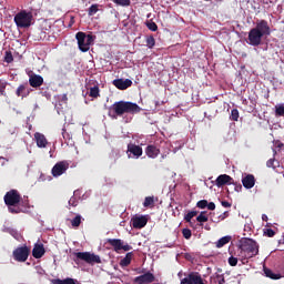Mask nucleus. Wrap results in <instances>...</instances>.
Returning <instances> with one entry per match:
<instances>
[{
  "mask_svg": "<svg viewBox=\"0 0 284 284\" xmlns=\"http://www.w3.org/2000/svg\"><path fill=\"white\" fill-rule=\"evenodd\" d=\"M189 224H190V227H193L194 230L199 227V225H196V222H192V220H190Z\"/></svg>",
  "mask_w": 284,
  "mask_h": 284,
  "instance_id": "52",
  "label": "nucleus"
},
{
  "mask_svg": "<svg viewBox=\"0 0 284 284\" xmlns=\"http://www.w3.org/2000/svg\"><path fill=\"white\" fill-rule=\"evenodd\" d=\"M182 236L186 239V241H190V239H192V231L190 229H183Z\"/></svg>",
  "mask_w": 284,
  "mask_h": 284,
  "instance_id": "35",
  "label": "nucleus"
},
{
  "mask_svg": "<svg viewBox=\"0 0 284 284\" xmlns=\"http://www.w3.org/2000/svg\"><path fill=\"white\" fill-rule=\"evenodd\" d=\"M8 210L11 214H19L21 212V209L17 205H7Z\"/></svg>",
  "mask_w": 284,
  "mask_h": 284,
  "instance_id": "36",
  "label": "nucleus"
},
{
  "mask_svg": "<svg viewBox=\"0 0 284 284\" xmlns=\"http://www.w3.org/2000/svg\"><path fill=\"white\" fill-rule=\"evenodd\" d=\"M221 203L223 207H232V204L227 201H222Z\"/></svg>",
  "mask_w": 284,
  "mask_h": 284,
  "instance_id": "51",
  "label": "nucleus"
},
{
  "mask_svg": "<svg viewBox=\"0 0 284 284\" xmlns=\"http://www.w3.org/2000/svg\"><path fill=\"white\" fill-rule=\"evenodd\" d=\"M77 263L78 261H84V263H89V265H93V263H101V257L94 253L90 252H78L74 253Z\"/></svg>",
  "mask_w": 284,
  "mask_h": 284,
  "instance_id": "5",
  "label": "nucleus"
},
{
  "mask_svg": "<svg viewBox=\"0 0 284 284\" xmlns=\"http://www.w3.org/2000/svg\"><path fill=\"white\" fill-rule=\"evenodd\" d=\"M229 265H231V267H236V265H239V258L234 256L229 257Z\"/></svg>",
  "mask_w": 284,
  "mask_h": 284,
  "instance_id": "41",
  "label": "nucleus"
},
{
  "mask_svg": "<svg viewBox=\"0 0 284 284\" xmlns=\"http://www.w3.org/2000/svg\"><path fill=\"white\" fill-rule=\"evenodd\" d=\"M44 254H45V247H43V244H36L32 250L33 258H42Z\"/></svg>",
  "mask_w": 284,
  "mask_h": 284,
  "instance_id": "20",
  "label": "nucleus"
},
{
  "mask_svg": "<svg viewBox=\"0 0 284 284\" xmlns=\"http://www.w3.org/2000/svg\"><path fill=\"white\" fill-rule=\"evenodd\" d=\"M62 136H63V139H65V136H68V132L65 131V128L62 129Z\"/></svg>",
  "mask_w": 284,
  "mask_h": 284,
  "instance_id": "55",
  "label": "nucleus"
},
{
  "mask_svg": "<svg viewBox=\"0 0 284 284\" xmlns=\"http://www.w3.org/2000/svg\"><path fill=\"white\" fill-rule=\"evenodd\" d=\"M217 283L219 284H224L225 283V277L223 275H216Z\"/></svg>",
  "mask_w": 284,
  "mask_h": 284,
  "instance_id": "49",
  "label": "nucleus"
},
{
  "mask_svg": "<svg viewBox=\"0 0 284 284\" xmlns=\"http://www.w3.org/2000/svg\"><path fill=\"white\" fill-rule=\"evenodd\" d=\"M89 97L92 99H99V97H101L99 85L90 88Z\"/></svg>",
  "mask_w": 284,
  "mask_h": 284,
  "instance_id": "25",
  "label": "nucleus"
},
{
  "mask_svg": "<svg viewBox=\"0 0 284 284\" xmlns=\"http://www.w3.org/2000/svg\"><path fill=\"white\" fill-rule=\"evenodd\" d=\"M14 61V57L12 55V51H6L4 53V62L12 63Z\"/></svg>",
  "mask_w": 284,
  "mask_h": 284,
  "instance_id": "32",
  "label": "nucleus"
},
{
  "mask_svg": "<svg viewBox=\"0 0 284 284\" xmlns=\"http://www.w3.org/2000/svg\"><path fill=\"white\" fill-rule=\"evenodd\" d=\"M131 223H132V227H134V230H143V227H145V225H148V217L145 215L133 216L131 219Z\"/></svg>",
  "mask_w": 284,
  "mask_h": 284,
  "instance_id": "12",
  "label": "nucleus"
},
{
  "mask_svg": "<svg viewBox=\"0 0 284 284\" xmlns=\"http://www.w3.org/2000/svg\"><path fill=\"white\" fill-rule=\"evenodd\" d=\"M145 154L149 159H156L161 154V149L156 144H149L145 148Z\"/></svg>",
  "mask_w": 284,
  "mask_h": 284,
  "instance_id": "16",
  "label": "nucleus"
},
{
  "mask_svg": "<svg viewBox=\"0 0 284 284\" xmlns=\"http://www.w3.org/2000/svg\"><path fill=\"white\" fill-rule=\"evenodd\" d=\"M77 205H79V200L77 199V196H71L69 200V206L77 207Z\"/></svg>",
  "mask_w": 284,
  "mask_h": 284,
  "instance_id": "38",
  "label": "nucleus"
},
{
  "mask_svg": "<svg viewBox=\"0 0 284 284\" xmlns=\"http://www.w3.org/2000/svg\"><path fill=\"white\" fill-rule=\"evenodd\" d=\"M277 148H280V149L283 148V143H278Z\"/></svg>",
  "mask_w": 284,
  "mask_h": 284,
  "instance_id": "59",
  "label": "nucleus"
},
{
  "mask_svg": "<svg viewBox=\"0 0 284 284\" xmlns=\"http://www.w3.org/2000/svg\"><path fill=\"white\" fill-rule=\"evenodd\" d=\"M180 258H185V261H192L193 257H192V254L190 253H180Z\"/></svg>",
  "mask_w": 284,
  "mask_h": 284,
  "instance_id": "45",
  "label": "nucleus"
},
{
  "mask_svg": "<svg viewBox=\"0 0 284 284\" xmlns=\"http://www.w3.org/2000/svg\"><path fill=\"white\" fill-rule=\"evenodd\" d=\"M61 101L68 103V94H63Z\"/></svg>",
  "mask_w": 284,
  "mask_h": 284,
  "instance_id": "54",
  "label": "nucleus"
},
{
  "mask_svg": "<svg viewBox=\"0 0 284 284\" xmlns=\"http://www.w3.org/2000/svg\"><path fill=\"white\" fill-rule=\"evenodd\" d=\"M183 185V187L187 191V192H190V185L189 184H182Z\"/></svg>",
  "mask_w": 284,
  "mask_h": 284,
  "instance_id": "57",
  "label": "nucleus"
},
{
  "mask_svg": "<svg viewBox=\"0 0 284 284\" xmlns=\"http://www.w3.org/2000/svg\"><path fill=\"white\" fill-rule=\"evenodd\" d=\"M126 153L133 154L135 159H140V156H143V148L134 144V143H129L128 144V150Z\"/></svg>",
  "mask_w": 284,
  "mask_h": 284,
  "instance_id": "15",
  "label": "nucleus"
},
{
  "mask_svg": "<svg viewBox=\"0 0 284 284\" xmlns=\"http://www.w3.org/2000/svg\"><path fill=\"white\" fill-rule=\"evenodd\" d=\"M81 219H82V216L79 214L75 217H73L71 220V226L74 229L79 227L81 225Z\"/></svg>",
  "mask_w": 284,
  "mask_h": 284,
  "instance_id": "29",
  "label": "nucleus"
},
{
  "mask_svg": "<svg viewBox=\"0 0 284 284\" xmlns=\"http://www.w3.org/2000/svg\"><path fill=\"white\" fill-rule=\"evenodd\" d=\"M264 273L267 278H272L273 281H278V278H281V274H274L270 268H264Z\"/></svg>",
  "mask_w": 284,
  "mask_h": 284,
  "instance_id": "26",
  "label": "nucleus"
},
{
  "mask_svg": "<svg viewBox=\"0 0 284 284\" xmlns=\"http://www.w3.org/2000/svg\"><path fill=\"white\" fill-rule=\"evenodd\" d=\"M112 1L113 3H116V6H123V7H128L131 3L130 0H112Z\"/></svg>",
  "mask_w": 284,
  "mask_h": 284,
  "instance_id": "37",
  "label": "nucleus"
},
{
  "mask_svg": "<svg viewBox=\"0 0 284 284\" xmlns=\"http://www.w3.org/2000/svg\"><path fill=\"white\" fill-rule=\"evenodd\" d=\"M28 256H30V248L27 245L17 247L13 251V258L18 263H26V261H28Z\"/></svg>",
  "mask_w": 284,
  "mask_h": 284,
  "instance_id": "7",
  "label": "nucleus"
},
{
  "mask_svg": "<svg viewBox=\"0 0 284 284\" xmlns=\"http://www.w3.org/2000/svg\"><path fill=\"white\" fill-rule=\"evenodd\" d=\"M94 39H95L94 36L87 34V38H85V40H87V48H90V45H92V43H94Z\"/></svg>",
  "mask_w": 284,
  "mask_h": 284,
  "instance_id": "42",
  "label": "nucleus"
},
{
  "mask_svg": "<svg viewBox=\"0 0 284 284\" xmlns=\"http://www.w3.org/2000/svg\"><path fill=\"white\" fill-rule=\"evenodd\" d=\"M154 205V197L146 196L143 202L144 207H152Z\"/></svg>",
  "mask_w": 284,
  "mask_h": 284,
  "instance_id": "30",
  "label": "nucleus"
},
{
  "mask_svg": "<svg viewBox=\"0 0 284 284\" xmlns=\"http://www.w3.org/2000/svg\"><path fill=\"white\" fill-rule=\"evenodd\" d=\"M196 207H199L200 210H205V207H207V200H200L196 203Z\"/></svg>",
  "mask_w": 284,
  "mask_h": 284,
  "instance_id": "40",
  "label": "nucleus"
},
{
  "mask_svg": "<svg viewBox=\"0 0 284 284\" xmlns=\"http://www.w3.org/2000/svg\"><path fill=\"white\" fill-rule=\"evenodd\" d=\"M70 169V163L68 161H60L54 164V166L51 170V174L54 178L61 176L62 174H65L68 170Z\"/></svg>",
  "mask_w": 284,
  "mask_h": 284,
  "instance_id": "9",
  "label": "nucleus"
},
{
  "mask_svg": "<svg viewBox=\"0 0 284 284\" xmlns=\"http://www.w3.org/2000/svg\"><path fill=\"white\" fill-rule=\"evenodd\" d=\"M272 34V29L266 20H258L255 28L251 29L248 32V45L257 48L263 43V37H270Z\"/></svg>",
  "mask_w": 284,
  "mask_h": 284,
  "instance_id": "1",
  "label": "nucleus"
},
{
  "mask_svg": "<svg viewBox=\"0 0 284 284\" xmlns=\"http://www.w3.org/2000/svg\"><path fill=\"white\" fill-rule=\"evenodd\" d=\"M275 114H276V116H284V106L283 105L276 106Z\"/></svg>",
  "mask_w": 284,
  "mask_h": 284,
  "instance_id": "43",
  "label": "nucleus"
},
{
  "mask_svg": "<svg viewBox=\"0 0 284 284\" xmlns=\"http://www.w3.org/2000/svg\"><path fill=\"white\" fill-rule=\"evenodd\" d=\"M197 214V211H191L184 216V221H186V223H190V221H192V219H194V216H196Z\"/></svg>",
  "mask_w": 284,
  "mask_h": 284,
  "instance_id": "33",
  "label": "nucleus"
},
{
  "mask_svg": "<svg viewBox=\"0 0 284 284\" xmlns=\"http://www.w3.org/2000/svg\"><path fill=\"white\" fill-rule=\"evenodd\" d=\"M29 85L31 88H41V85H43V77L32 73L29 75Z\"/></svg>",
  "mask_w": 284,
  "mask_h": 284,
  "instance_id": "17",
  "label": "nucleus"
},
{
  "mask_svg": "<svg viewBox=\"0 0 284 284\" xmlns=\"http://www.w3.org/2000/svg\"><path fill=\"white\" fill-rule=\"evenodd\" d=\"M274 161H276V159H274V158L267 160L266 165H267L268 168H275V166H274Z\"/></svg>",
  "mask_w": 284,
  "mask_h": 284,
  "instance_id": "48",
  "label": "nucleus"
},
{
  "mask_svg": "<svg viewBox=\"0 0 284 284\" xmlns=\"http://www.w3.org/2000/svg\"><path fill=\"white\" fill-rule=\"evenodd\" d=\"M99 4H92L89 9H88V14L89 17H94V14H97V12H99Z\"/></svg>",
  "mask_w": 284,
  "mask_h": 284,
  "instance_id": "28",
  "label": "nucleus"
},
{
  "mask_svg": "<svg viewBox=\"0 0 284 284\" xmlns=\"http://www.w3.org/2000/svg\"><path fill=\"white\" fill-rule=\"evenodd\" d=\"M207 210H211V211H214L216 210V204H214V202H207V205H206Z\"/></svg>",
  "mask_w": 284,
  "mask_h": 284,
  "instance_id": "47",
  "label": "nucleus"
},
{
  "mask_svg": "<svg viewBox=\"0 0 284 284\" xmlns=\"http://www.w3.org/2000/svg\"><path fill=\"white\" fill-rule=\"evenodd\" d=\"M205 1H210V0H205Z\"/></svg>",
  "mask_w": 284,
  "mask_h": 284,
  "instance_id": "61",
  "label": "nucleus"
},
{
  "mask_svg": "<svg viewBox=\"0 0 284 284\" xmlns=\"http://www.w3.org/2000/svg\"><path fill=\"white\" fill-rule=\"evenodd\" d=\"M230 241H232V236H224V237H221V239L216 242V247H223V246L227 245V243H230Z\"/></svg>",
  "mask_w": 284,
  "mask_h": 284,
  "instance_id": "27",
  "label": "nucleus"
},
{
  "mask_svg": "<svg viewBox=\"0 0 284 284\" xmlns=\"http://www.w3.org/2000/svg\"><path fill=\"white\" fill-rule=\"evenodd\" d=\"M134 257L133 252L126 253L125 257L120 261V266L121 267H128L130 263H132V258Z\"/></svg>",
  "mask_w": 284,
  "mask_h": 284,
  "instance_id": "22",
  "label": "nucleus"
},
{
  "mask_svg": "<svg viewBox=\"0 0 284 284\" xmlns=\"http://www.w3.org/2000/svg\"><path fill=\"white\" fill-rule=\"evenodd\" d=\"M155 277L154 274H152L151 272H146L140 276L134 277L133 282L135 284H150V283H154Z\"/></svg>",
  "mask_w": 284,
  "mask_h": 284,
  "instance_id": "11",
  "label": "nucleus"
},
{
  "mask_svg": "<svg viewBox=\"0 0 284 284\" xmlns=\"http://www.w3.org/2000/svg\"><path fill=\"white\" fill-rule=\"evenodd\" d=\"M239 116H240L239 109H232L231 115H230L231 121H239Z\"/></svg>",
  "mask_w": 284,
  "mask_h": 284,
  "instance_id": "34",
  "label": "nucleus"
},
{
  "mask_svg": "<svg viewBox=\"0 0 284 284\" xmlns=\"http://www.w3.org/2000/svg\"><path fill=\"white\" fill-rule=\"evenodd\" d=\"M106 243H109V245L113 247L116 254H119L121 250H123L124 252H130V250H132V246L130 244H125V242H123V240L120 239H109Z\"/></svg>",
  "mask_w": 284,
  "mask_h": 284,
  "instance_id": "6",
  "label": "nucleus"
},
{
  "mask_svg": "<svg viewBox=\"0 0 284 284\" xmlns=\"http://www.w3.org/2000/svg\"><path fill=\"white\" fill-rule=\"evenodd\" d=\"M215 185L217 187H223V185H234V179L227 174H222L215 180Z\"/></svg>",
  "mask_w": 284,
  "mask_h": 284,
  "instance_id": "14",
  "label": "nucleus"
},
{
  "mask_svg": "<svg viewBox=\"0 0 284 284\" xmlns=\"http://www.w3.org/2000/svg\"><path fill=\"white\" fill-rule=\"evenodd\" d=\"M139 112H141V106L130 101H118L109 108V116L111 119L123 116V114H139Z\"/></svg>",
  "mask_w": 284,
  "mask_h": 284,
  "instance_id": "2",
  "label": "nucleus"
},
{
  "mask_svg": "<svg viewBox=\"0 0 284 284\" xmlns=\"http://www.w3.org/2000/svg\"><path fill=\"white\" fill-rule=\"evenodd\" d=\"M241 190H243V185L235 184V192H241Z\"/></svg>",
  "mask_w": 284,
  "mask_h": 284,
  "instance_id": "53",
  "label": "nucleus"
},
{
  "mask_svg": "<svg viewBox=\"0 0 284 284\" xmlns=\"http://www.w3.org/2000/svg\"><path fill=\"white\" fill-rule=\"evenodd\" d=\"M52 284H77V280L72 277H67L64 280L57 278L52 281Z\"/></svg>",
  "mask_w": 284,
  "mask_h": 284,
  "instance_id": "24",
  "label": "nucleus"
},
{
  "mask_svg": "<svg viewBox=\"0 0 284 284\" xmlns=\"http://www.w3.org/2000/svg\"><path fill=\"white\" fill-rule=\"evenodd\" d=\"M113 85L118 88V90H128V88H132V80L115 79L113 80Z\"/></svg>",
  "mask_w": 284,
  "mask_h": 284,
  "instance_id": "18",
  "label": "nucleus"
},
{
  "mask_svg": "<svg viewBox=\"0 0 284 284\" xmlns=\"http://www.w3.org/2000/svg\"><path fill=\"white\" fill-rule=\"evenodd\" d=\"M34 139L38 148H47L48 146V139H45V135L43 133H34Z\"/></svg>",
  "mask_w": 284,
  "mask_h": 284,
  "instance_id": "21",
  "label": "nucleus"
},
{
  "mask_svg": "<svg viewBox=\"0 0 284 284\" xmlns=\"http://www.w3.org/2000/svg\"><path fill=\"white\" fill-rule=\"evenodd\" d=\"M13 21L19 29H27L32 26V21H34V16H32V12L27 10L19 11L14 18Z\"/></svg>",
  "mask_w": 284,
  "mask_h": 284,
  "instance_id": "4",
  "label": "nucleus"
},
{
  "mask_svg": "<svg viewBox=\"0 0 284 284\" xmlns=\"http://www.w3.org/2000/svg\"><path fill=\"white\" fill-rule=\"evenodd\" d=\"M264 234H265V236H268V239H273V236H276V232H274V230H272V229H266L264 231Z\"/></svg>",
  "mask_w": 284,
  "mask_h": 284,
  "instance_id": "44",
  "label": "nucleus"
},
{
  "mask_svg": "<svg viewBox=\"0 0 284 284\" xmlns=\"http://www.w3.org/2000/svg\"><path fill=\"white\" fill-rule=\"evenodd\" d=\"M242 184L246 190H252L254 185H256V178L252 174H246L244 178H242Z\"/></svg>",
  "mask_w": 284,
  "mask_h": 284,
  "instance_id": "19",
  "label": "nucleus"
},
{
  "mask_svg": "<svg viewBox=\"0 0 284 284\" xmlns=\"http://www.w3.org/2000/svg\"><path fill=\"white\" fill-rule=\"evenodd\" d=\"M30 92H32V89H30L28 83H22L17 88L16 95L23 100L30 97Z\"/></svg>",
  "mask_w": 284,
  "mask_h": 284,
  "instance_id": "13",
  "label": "nucleus"
},
{
  "mask_svg": "<svg viewBox=\"0 0 284 284\" xmlns=\"http://www.w3.org/2000/svg\"><path fill=\"white\" fill-rule=\"evenodd\" d=\"M146 28H149L151 32H156V30H159V26H156L155 22H146Z\"/></svg>",
  "mask_w": 284,
  "mask_h": 284,
  "instance_id": "39",
  "label": "nucleus"
},
{
  "mask_svg": "<svg viewBox=\"0 0 284 284\" xmlns=\"http://www.w3.org/2000/svg\"><path fill=\"white\" fill-rule=\"evenodd\" d=\"M0 97H6V85L0 87Z\"/></svg>",
  "mask_w": 284,
  "mask_h": 284,
  "instance_id": "50",
  "label": "nucleus"
},
{
  "mask_svg": "<svg viewBox=\"0 0 284 284\" xmlns=\"http://www.w3.org/2000/svg\"><path fill=\"white\" fill-rule=\"evenodd\" d=\"M204 230H206V232H210V230H212V227L210 226V224L204 225Z\"/></svg>",
  "mask_w": 284,
  "mask_h": 284,
  "instance_id": "56",
  "label": "nucleus"
},
{
  "mask_svg": "<svg viewBox=\"0 0 284 284\" xmlns=\"http://www.w3.org/2000/svg\"><path fill=\"white\" fill-rule=\"evenodd\" d=\"M175 260L179 261V254L175 255Z\"/></svg>",
  "mask_w": 284,
  "mask_h": 284,
  "instance_id": "60",
  "label": "nucleus"
},
{
  "mask_svg": "<svg viewBox=\"0 0 284 284\" xmlns=\"http://www.w3.org/2000/svg\"><path fill=\"white\" fill-rule=\"evenodd\" d=\"M262 221H265V222H267V221H268V217H267V215L263 214V215H262Z\"/></svg>",
  "mask_w": 284,
  "mask_h": 284,
  "instance_id": "58",
  "label": "nucleus"
},
{
  "mask_svg": "<svg viewBox=\"0 0 284 284\" xmlns=\"http://www.w3.org/2000/svg\"><path fill=\"white\" fill-rule=\"evenodd\" d=\"M40 39H41V41H48V33H45V31H41Z\"/></svg>",
  "mask_w": 284,
  "mask_h": 284,
  "instance_id": "46",
  "label": "nucleus"
},
{
  "mask_svg": "<svg viewBox=\"0 0 284 284\" xmlns=\"http://www.w3.org/2000/svg\"><path fill=\"white\" fill-rule=\"evenodd\" d=\"M6 205H18L21 203V194L17 190H10L4 195Z\"/></svg>",
  "mask_w": 284,
  "mask_h": 284,
  "instance_id": "8",
  "label": "nucleus"
},
{
  "mask_svg": "<svg viewBox=\"0 0 284 284\" xmlns=\"http://www.w3.org/2000/svg\"><path fill=\"white\" fill-rule=\"evenodd\" d=\"M258 256V243L252 239H245L239 246V257L243 265H246L248 258Z\"/></svg>",
  "mask_w": 284,
  "mask_h": 284,
  "instance_id": "3",
  "label": "nucleus"
},
{
  "mask_svg": "<svg viewBox=\"0 0 284 284\" xmlns=\"http://www.w3.org/2000/svg\"><path fill=\"white\" fill-rule=\"evenodd\" d=\"M156 45V40H154V36H150L146 38V47L152 50Z\"/></svg>",
  "mask_w": 284,
  "mask_h": 284,
  "instance_id": "31",
  "label": "nucleus"
},
{
  "mask_svg": "<svg viewBox=\"0 0 284 284\" xmlns=\"http://www.w3.org/2000/svg\"><path fill=\"white\" fill-rule=\"evenodd\" d=\"M205 214H207V212L202 211L199 214V216L196 217V221H197L196 225H197V227H203V224L207 223V221H210V217H207V215H205Z\"/></svg>",
  "mask_w": 284,
  "mask_h": 284,
  "instance_id": "23",
  "label": "nucleus"
},
{
  "mask_svg": "<svg viewBox=\"0 0 284 284\" xmlns=\"http://www.w3.org/2000/svg\"><path fill=\"white\" fill-rule=\"evenodd\" d=\"M85 38H87L85 32L80 31L75 34V39L78 41L79 50L81 52H88L90 50V47H88V42H87Z\"/></svg>",
  "mask_w": 284,
  "mask_h": 284,
  "instance_id": "10",
  "label": "nucleus"
}]
</instances>
